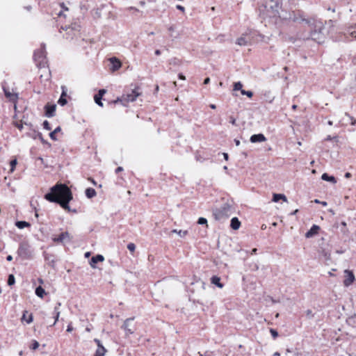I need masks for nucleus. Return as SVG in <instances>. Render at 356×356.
I'll list each match as a JSON object with an SVG mask.
<instances>
[{
    "instance_id": "8fccbe9b",
    "label": "nucleus",
    "mask_w": 356,
    "mask_h": 356,
    "mask_svg": "<svg viewBox=\"0 0 356 356\" xmlns=\"http://www.w3.org/2000/svg\"><path fill=\"white\" fill-rule=\"evenodd\" d=\"M177 8L178 10H181V11H183V12H184V10H185V9H184V7H183V6H181V5H177Z\"/></svg>"
},
{
    "instance_id": "052dcab7",
    "label": "nucleus",
    "mask_w": 356,
    "mask_h": 356,
    "mask_svg": "<svg viewBox=\"0 0 356 356\" xmlns=\"http://www.w3.org/2000/svg\"><path fill=\"white\" fill-rule=\"evenodd\" d=\"M155 54H156V56H159V55L161 54V51H160V50H159V49H156V50L155 51Z\"/></svg>"
},
{
    "instance_id": "680f3d73",
    "label": "nucleus",
    "mask_w": 356,
    "mask_h": 356,
    "mask_svg": "<svg viewBox=\"0 0 356 356\" xmlns=\"http://www.w3.org/2000/svg\"><path fill=\"white\" fill-rule=\"evenodd\" d=\"M209 106H210V108H212V109H215V108H216V105H215V104H210V105H209Z\"/></svg>"
},
{
    "instance_id": "774afa93",
    "label": "nucleus",
    "mask_w": 356,
    "mask_h": 356,
    "mask_svg": "<svg viewBox=\"0 0 356 356\" xmlns=\"http://www.w3.org/2000/svg\"><path fill=\"white\" fill-rule=\"evenodd\" d=\"M341 225L343 226V227H346V222H341Z\"/></svg>"
},
{
    "instance_id": "dca6fc26",
    "label": "nucleus",
    "mask_w": 356,
    "mask_h": 356,
    "mask_svg": "<svg viewBox=\"0 0 356 356\" xmlns=\"http://www.w3.org/2000/svg\"><path fill=\"white\" fill-rule=\"evenodd\" d=\"M133 319L134 318H127L124 322L122 327L125 330L127 334H131L134 333V330L131 328L129 327H130V322L131 321H133Z\"/></svg>"
},
{
    "instance_id": "a878e982",
    "label": "nucleus",
    "mask_w": 356,
    "mask_h": 356,
    "mask_svg": "<svg viewBox=\"0 0 356 356\" xmlns=\"http://www.w3.org/2000/svg\"><path fill=\"white\" fill-rule=\"evenodd\" d=\"M15 225L19 229H24V227H30V224L26 221H17Z\"/></svg>"
},
{
    "instance_id": "cd10ccee",
    "label": "nucleus",
    "mask_w": 356,
    "mask_h": 356,
    "mask_svg": "<svg viewBox=\"0 0 356 356\" xmlns=\"http://www.w3.org/2000/svg\"><path fill=\"white\" fill-rule=\"evenodd\" d=\"M35 294L40 298H43L45 291L42 286H38L35 289Z\"/></svg>"
},
{
    "instance_id": "ea45409f",
    "label": "nucleus",
    "mask_w": 356,
    "mask_h": 356,
    "mask_svg": "<svg viewBox=\"0 0 356 356\" xmlns=\"http://www.w3.org/2000/svg\"><path fill=\"white\" fill-rule=\"evenodd\" d=\"M348 323H356V315H355V316H353L350 317V318L348 319Z\"/></svg>"
},
{
    "instance_id": "0eeeda50",
    "label": "nucleus",
    "mask_w": 356,
    "mask_h": 356,
    "mask_svg": "<svg viewBox=\"0 0 356 356\" xmlns=\"http://www.w3.org/2000/svg\"><path fill=\"white\" fill-rule=\"evenodd\" d=\"M17 254L23 259H29L31 256V253L29 245L26 243H21L17 250Z\"/></svg>"
},
{
    "instance_id": "1a4fd4ad",
    "label": "nucleus",
    "mask_w": 356,
    "mask_h": 356,
    "mask_svg": "<svg viewBox=\"0 0 356 356\" xmlns=\"http://www.w3.org/2000/svg\"><path fill=\"white\" fill-rule=\"evenodd\" d=\"M344 273H345V279L343 280V284L345 286H349L355 280V275L352 271L348 270H345Z\"/></svg>"
},
{
    "instance_id": "412c9836",
    "label": "nucleus",
    "mask_w": 356,
    "mask_h": 356,
    "mask_svg": "<svg viewBox=\"0 0 356 356\" xmlns=\"http://www.w3.org/2000/svg\"><path fill=\"white\" fill-rule=\"evenodd\" d=\"M211 283L213 284L216 285L218 287L222 289L223 287V284L220 282V278L218 276H213L211 277Z\"/></svg>"
},
{
    "instance_id": "a18cd8bd",
    "label": "nucleus",
    "mask_w": 356,
    "mask_h": 356,
    "mask_svg": "<svg viewBox=\"0 0 356 356\" xmlns=\"http://www.w3.org/2000/svg\"><path fill=\"white\" fill-rule=\"evenodd\" d=\"M229 122H230V123H232L233 125H236V119H235L233 116H230V118H229Z\"/></svg>"
},
{
    "instance_id": "f8f14e48",
    "label": "nucleus",
    "mask_w": 356,
    "mask_h": 356,
    "mask_svg": "<svg viewBox=\"0 0 356 356\" xmlns=\"http://www.w3.org/2000/svg\"><path fill=\"white\" fill-rule=\"evenodd\" d=\"M251 143H260V142H264L266 140V137L262 134H254L250 137V139Z\"/></svg>"
},
{
    "instance_id": "7ed1b4c3",
    "label": "nucleus",
    "mask_w": 356,
    "mask_h": 356,
    "mask_svg": "<svg viewBox=\"0 0 356 356\" xmlns=\"http://www.w3.org/2000/svg\"><path fill=\"white\" fill-rule=\"evenodd\" d=\"M281 5L280 0H269L266 2L264 10H262L264 17L274 18L281 17L286 19V17L282 16L280 13Z\"/></svg>"
},
{
    "instance_id": "3c124183",
    "label": "nucleus",
    "mask_w": 356,
    "mask_h": 356,
    "mask_svg": "<svg viewBox=\"0 0 356 356\" xmlns=\"http://www.w3.org/2000/svg\"><path fill=\"white\" fill-rule=\"evenodd\" d=\"M123 170V168L122 167H118L115 170L116 173H119L120 172H122Z\"/></svg>"
},
{
    "instance_id": "09e8293b",
    "label": "nucleus",
    "mask_w": 356,
    "mask_h": 356,
    "mask_svg": "<svg viewBox=\"0 0 356 356\" xmlns=\"http://www.w3.org/2000/svg\"><path fill=\"white\" fill-rule=\"evenodd\" d=\"M15 126L19 129V130H22V128H23V125L22 124H19V123H15Z\"/></svg>"
},
{
    "instance_id": "72a5a7b5",
    "label": "nucleus",
    "mask_w": 356,
    "mask_h": 356,
    "mask_svg": "<svg viewBox=\"0 0 356 356\" xmlns=\"http://www.w3.org/2000/svg\"><path fill=\"white\" fill-rule=\"evenodd\" d=\"M241 94L243 95H247L248 97H252L253 95V92L252 91L245 90H241Z\"/></svg>"
},
{
    "instance_id": "603ef678",
    "label": "nucleus",
    "mask_w": 356,
    "mask_h": 356,
    "mask_svg": "<svg viewBox=\"0 0 356 356\" xmlns=\"http://www.w3.org/2000/svg\"><path fill=\"white\" fill-rule=\"evenodd\" d=\"M346 115H348L351 120H352V122H351V124L352 125H355L356 124V120H353L351 117H350L347 113L346 114Z\"/></svg>"
},
{
    "instance_id": "7c9ffc66",
    "label": "nucleus",
    "mask_w": 356,
    "mask_h": 356,
    "mask_svg": "<svg viewBox=\"0 0 356 356\" xmlns=\"http://www.w3.org/2000/svg\"><path fill=\"white\" fill-rule=\"evenodd\" d=\"M102 97L97 96V95H95L94 97V100H95V103L101 107L103 106V103L102 102Z\"/></svg>"
},
{
    "instance_id": "e433bc0d",
    "label": "nucleus",
    "mask_w": 356,
    "mask_h": 356,
    "mask_svg": "<svg viewBox=\"0 0 356 356\" xmlns=\"http://www.w3.org/2000/svg\"><path fill=\"white\" fill-rule=\"evenodd\" d=\"M16 165H17V160L16 159L12 160L10 161V166H11L10 172H13L14 171Z\"/></svg>"
},
{
    "instance_id": "9d476101",
    "label": "nucleus",
    "mask_w": 356,
    "mask_h": 356,
    "mask_svg": "<svg viewBox=\"0 0 356 356\" xmlns=\"http://www.w3.org/2000/svg\"><path fill=\"white\" fill-rule=\"evenodd\" d=\"M251 38L247 34H243L241 37L237 38L236 44L239 46H246L250 42Z\"/></svg>"
},
{
    "instance_id": "c85d7f7f",
    "label": "nucleus",
    "mask_w": 356,
    "mask_h": 356,
    "mask_svg": "<svg viewBox=\"0 0 356 356\" xmlns=\"http://www.w3.org/2000/svg\"><path fill=\"white\" fill-rule=\"evenodd\" d=\"M106 350L104 347L98 348L95 353V356H104Z\"/></svg>"
},
{
    "instance_id": "4be33fe9",
    "label": "nucleus",
    "mask_w": 356,
    "mask_h": 356,
    "mask_svg": "<svg viewBox=\"0 0 356 356\" xmlns=\"http://www.w3.org/2000/svg\"><path fill=\"white\" fill-rule=\"evenodd\" d=\"M60 305H61L60 302H58L56 306L54 308L55 321H54L53 325H54L56 323V322L58 321V318L60 316V312H59L58 309Z\"/></svg>"
},
{
    "instance_id": "13d9d810",
    "label": "nucleus",
    "mask_w": 356,
    "mask_h": 356,
    "mask_svg": "<svg viewBox=\"0 0 356 356\" xmlns=\"http://www.w3.org/2000/svg\"><path fill=\"white\" fill-rule=\"evenodd\" d=\"M351 177V174L350 172H346L345 174V177L346 178H350Z\"/></svg>"
},
{
    "instance_id": "473e14b6",
    "label": "nucleus",
    "mask_w": 356,
    "mask_h": 356,
    "mask_svg": "<svg viewBox=\"0 0 356 356\" xmlns=\"http://www.w3.org/2000/svg\"><path fill=\"white\" fill-rule=\"evenodd\" d=\"M242 87H243L242 83L240 81H238V82H236V83H234V90H241H241H243Z\"/></svg>"
},
{
    "instance_id": "2eb2a0df",
    "label": "nucleus",
    "mask_w": 356,
    "mask_h": 356,
    "mask_svg": "<svg viewBox=\"0 0 356 356\" xmlns=\"http://www.w3.org/2000/svg\"><path fill=\"white\" fill-rule=\"evenodd\" d=\"M110 62L112 64L111 69L113 71H116L120 68L121 62L115 57L111 58Z\"/></svg>"
},
{
    "instance_id": "aec40b11",
    "label": "nucleus",
    "mask_w": 356,
    "mask_h": 356,
    "mask_svg": "<svg viewBox=\"0 0 356 356\" xmlns=\"http://www.w3.org/2000/svg\"><path fill=\"white\" fill-rule=\"evenodd\" d=\"M62 88H63V92L61 94L60 97L59 98V99L58 101V103L60 106H65L67 104V99H65L66 92L64 90V87H63Z\"/></svg>"
},
{
    "instance_id": "39448f33",
    "label": "nucleus",
    "mask_w": 356,
    "mask_h": 356,
    "mask_svg": "<svg viewBox=\"0 0 356 356\" xmlns=\"http://www.w3.org/2000/svg\"><path fill=\"white\" fill-rule=\"evenodd\" d=\"M231 213V207L228 204H224L220 208L213 210V216L217 220L227 218Z\"/></svg>"
},
{
    "instance_id": "6ab92c4d",
    "label": "nucleus",
    "mask_w": 356,
    "mask_h": 356,
    "mask_svg": "<svg viewBox=\"0 0 356 356\" xmlns=\"http://www.w3.org/2000/svg\"><path fill=\"white\" fill-rule=\"evenodd\" d=\"M280 200H282L284 202H287V198L284 194L274 193L273 197V201L277 202Z\"/></svg>"
},
{
    "instance_id": "c9c22d12",
    "label": "nucleus",
    "mask_w": 356,
    "mask_h": 356,
    "mask_svg": "<svg viewBox=\"0 0 356 356\" xmlns=\"http://www.w3.org/2000/svg\"><path fill=\"white\" fill-rule=\"evenodd\" d=\"M127 248L128 250L131 252H134L135 251V249H136V245L134 243H129L128 245H127Z\"/></svg>"
},
{
    "instance_id": "5701e85b",
    "label": "nucleus",
    "mask_w": 356,
    "mask_h": 356,
    "mask_svg": "<svg viewBox=\"0 0 356 356\" xmlns=\"http://www.w3.org/2000/svg\"><path fill=\"white\" fill-rule=\"evenodd\" d=\"M97 193L94 188H88L86 190V195L88 198H92L95 196H96Z\"/></svg>"
},
{
    "instance_id": "0e129e2a",
    "label": "nucleus",
    "mask_w": 356,
    "mask_h": 356,
    "mask_svg": "<svg viewBox=\"0 0 356 356\" xmlns=\"http://www.w3.org/2000/svg\"><path fill=\"white\" fill-rule=\"evenodd\" d=\"M320 204H321L323 206H326L327 204L326 202H321Z\"/></svg>"
},
{
    "instance_id": "423d86ee",
    "label": "nucleus",
    "mask_w": 356,
    "mask_h": 356,
    "mask_svg": "<svg viewBox=\"0 0 356 356\" xmlns=\"http://www.w3.org/2000/svg\"><path fill=\"white\" fill-rule=\"evenodd\" d=\"M138 95V92L136 90H132L131 93L124 95L121 98H118L114 102H121L122 105L127 106V103L135 101Z\"/></svg>"
},
{
    "instance_id": "393cba45",
    "label": "nucleus",
    "mask_w": 356,
    "mask_h": 356,
    "mask_svg": "<svg viewBox=\"0 0 356 356\" xmlns=\"http://www.w3.org/2000/svg\"><path fill=\"white\" fill-rule=\"evenodd\" d=\"M172 233H176L179 235L181 238H184L188 234L187 230H177V229H172L170 232V234Z\"/></svg>"
},
{
    "instance_id": "20e7f679",
    "label": "nucleus",
    "mask_w": 356,
    "mask_h": 356,
    "mask_svg": "<svg viewBox=\"0 0 356 356\" xmlns=\"http://www.w3.org/2000/svg\"><path fill=\"white\" fill-rule=\"evenodd\" d=\"M34 59L35 62L37 63V65L44 71V72H46L47 74L45 75V79H49V75L50 74V72L48 69L46 68V56H45V50H44V45L43 47L38 51H35L34 52Z\"/></svg>"
},
{
    "instance_id": "69168bd1",
    "label": "nucleus",
    "mask_w": 356,
    "mask_h": 356,
    "mask_svg": "<svg viewBox=\"0 0 356 356\" xmlns=\"http://www.w3.org/2000/svg\"><path fill=\"white\" fill-rule=\"evenodd\" d=\"M90 253L89 252L85 253V257H88L90 256Z\"/></svg>"
},
{
    "instance_id": "9b49d317",
    "label": "nucleus",
    "mask_w": 356,
    "mask_h": 356,
    "mask_svg": "<svg viewBox=\"0 0 356 356\" xmlns=\"http://www.w3.org/2000/svg\"><path fill=\"white\" fill-rule=\"evenodd\" d=\"M56 106L55 104H47L45 106V115L48 118L53 117L56 111Z\"/></svg>"
},
{
    "instance_id": "c756f323",
    "label": "nucleus",
    "mask_w": 356,
    "mask_h": 356,
    "mask_svg": "<svg viewBox=\"0 0 356 356\" xmlns=\"http://www.w3.org/2000/svg\"><path fill=\"white\" fill-rule=\"evenodd\" d=\"M60 131V127H58L57 128H56V129H54V131H52V132H51V133L49 134V136H50V138H51L53 140H56L57 139H56V136H55V134H56V133H58V131Z\"/></svg>"
},
{
    "instance_id": "58836bf2",
    "label": "nucleus",
    "mask_w": 356,
    "mask_h": 356,
    "mask_svg": "<svg viewBox=\"0 0 356 356\" xmlns=\"http://www.w3.org/2000/svg\"><path fill=\"white\" fill-rule=\"evenodd\" d=\"M43 127L44 129H47V130H51V129L50 124L47 120L44 121Z\"/></svg>"
},
{
    "instance_id": "5fc2aeb1",
    "label": "nucleus",
    "mask_w": 356,
    "mask_h": 356,
    "mask_svg": "<svg viewBox=\"0 0 356 356\" xmlns=\"http://www.w3.org/2000/svg\"><path fill=\"white\" fill-rule=\"evenodd\" d=\"M179 78L181 80H185L186 79V77L185 76H184L182 74H179Z\"/></svg>"
},
{
    "instance_id": "49530a36",
    "label": "nucleus",
    "mask_w": 356,
    "mask_h": 356,
    "mask_svg": "<svg viewBox=\"0 0 356 356\" xmlns=\"http://www.w3.org/2000/svg\"><path fill=\"white\" fill-rule=\"evenodd\" d=\"M72 330H73V327L72 326V324H71V323H70V324L67 325V331L68 332H71Z\"/></svg>"
},
{
    "instance_id": "bf43d9fd",
    "label": "nucleus",
    "mask_w": 356,
    "mask_h": 356,
    "mask_svg": "<svg viewBox=\"0 0 356 356\" xmlns=\"http://www.w3.org/2000/svg\"><path fill=\"white\" fill-rule=\"evenodd\" d=\"M234 142L236 146H238L240 145V141L237 139H234Z\"/></svg>"
},
{
    "instance_id": "bb28decb",
    "label": "nucleus",
    "mask_w": 356,
    "mask_h": 356,
    "mask_svg": "<svg viewBox=\"0 0 356 356\" xmlns=\"http://www.w3.org/2000/svg\"><path fill=\"white\" fill-rule=\"evenodd\" d=\"M5 95L10 99V101H15L17 99V95L11 93L3 88Z\"/></svg>"
},
{
    "instance_id": "37998d69",
    "label": "nucleus",
    "mask_w": 356,
    "mask_h": 356,
    "mask_svg": "<svg viewBox=\"0 0 356 356\" xmlns=\"http://www.w3.org/2000/svg\"><path fill=\"white\" fill-rule=\"evenodd\" d=\"M106 90L104 89H101L99 90L98 93L97 94V96H99V97H103V95L106 93Z\"/></svg>"
},
{
    "instance_id": "864d4df0",
    "label": "nucleus",
    "mask_w": 356,
    "mask_h": 356,
    "mask_svg": "<svg viewBox=\"0 0 356 356\" xmlns=\"http://www.w3.org/2000/svg\"><path fill=\"white\" fill-rule=\"evenodd\" d=\"M210 82V79L209 77L206 78L204 81V84H208Z\"/></svg>"
},
{
    "instance_id": "a19ab883",
    "label": "nucleus",
    "mask_w": 356,
    "mask_h": 356,
    "mask_svg": "<svg viewBox=\"0 0 356 356\" xmlns=\"http://www.w3.org/2000/svg\"><path fill=\"white\" fill-rule=\"evenodd\" d=\"M306 315L309 318H311L314 316V314L311 309H308L306 311Z\"/></svg>"
},
{
    "instance_id": "6e6d98bb",
    "label": "nucleus",
    "mask_w": 356,
    "mask_h": 356,
    "mask_svg": "<svg viewBox=\"0 0 356 356\" xmlns=\"http://www.w3.org/2000/svg\"><path fill=\"white\" fill-rule=\"evenodd\" d=\"M223 157L224 159L227 161L228 160V158H229V156H228V154L227 153H223Z\"/></svg>"
},
{
    "instance_id": "b1692460",
    "label": "nucleus",
    "mask_w": 356,
    "mask_h": 356,
    "mask_svg": "<svg viewBox=\"0 0 356 356\" xmlns=\"http://www.w3.org/2000/svg\"><path fill=\"white\" fill-rule=\"evenodd\" d=\"M321 179L324 181H331L336 183V179L333 176H329L327 173H323L321 176Z\"/></svg>"
},
{
    "instance_id": "6e6552de",
    "label": "nucleus",
    "mask_w": 356,
    "mask_h": 356,
    "mask_svg": "<svg viewBox=\"0 0 356 356\" xmlns=\"http://www.w3.org/2000/svg\"><path fill=\"white\" fill-rule=\"evenodd\" d=\"M52 240L54 242L57 243H64L66 241H70L71 240V237L69 232H65L58 236L53 237Z\"/></svg>"
},
{
    "instance_id": "c03bdc74",
    "label": "nucleus",
    "mask_w": 356,
    "mask_h": 356,
    "mask_svg": "<svg viewBox=\"0 0 356 356\" xmlns=\"http://www.w3.org/2000/svg\"><path fill=\"white\" fill-rule=\"evenodd\" d=\"M94 341L96 343L97 346H98V348H102V347H104L100 341V340L97 339H94Z\"/></svg>"
},
{
    "instance_id": "f03ea898",
    "label": "nucleus",
    "mask_w": 356,
    "mask_h": 356,
    "mask_svg": "<svg viewBox=\"0 0 356 356\" xmlns=\"http://www.w3.org/2000/svg\"><path fill=\"white\" fill-rule=\"evenodd\" d=\"M44 198L51 202L59 204L65 210L70 211L69 202L72 200V194L65 184H56L51 188L50 193L44 195Z\"/></svg>"
},
{
    "instance_id": "79ce46f5",
    "label": "nucleus",
    "mask_w": 356,
    "mask_h": 356,
    "mask_svg": "<svg viewBox=\"0 0 356 356\" xmlns=\"http://www.w3.org/2000/svg\"><path fill=\"white\" fill-rule=\"evenodd\" d=\"M270 333H271V334H272V336H273V337L274 339L276 338L278 336V333H277V332L275 330L270 329Z\"/></svg>"
},
{
    "instance_id": "a211bd4d",
    "label": "nucleus",
    "mask_w": 356,
    "mask_h": 356,
    "mask_svg": "<svg viewBox=\"0 0 356 356\" xmlns=\"http://www.w3.org/2000/svg\"><path fill=\"white\" fill-rule=\"evenodd\" d=\"M240 225L241 222L236 217L232 218L230 226L233 229H238L240 227Z\"/></svg>"
},
{
    "instance_id": "4c0bfd02",
    "label": "nucleus",
    "mask_w": 356,
    "mask_h": 356,
    "mask_svg": "<svg viewBox=\"0 0 356 356\" xmlns=\"http://www.w3.org/2000/svg\"><path fill=\"white\" fill-rule=\"evenodd\" d=\"M197 223L200 225H207V220L204 218H200L198 219Z\"/></svg>"
},
{
    "instance_id": "4468645a",
    "label": "nucleus",
    "mask_w": 356,
    "mask_h": 356,
    "mask_svg": "<svg viewBox=\"0 0 356 356\" xmlns=\"http://www.w3.org/2000/svg\"><path fill=\"white\" fill-rule=\"evenodd\" d=\"M104 257L102 254H97L91 258L90 261V266L93 268H96L95 264L99 261H103Z\"/></svg>"
},
{
    "instance_id": "338daca9",
    "label": "nucleus",
    "mask_w": 356,
    "mask_h": 356,
    "mask_svg": "<svg viewBox=\"0 0 356 356\" xmlns=\"http://www.w3.org/2000/svg\"><path fill=\"white\" fill-rule=\"evenodd\" d=\"M257 249L256 248H254L252 250V254H255L256 252H257Z\"/></svg>"
},
{
    "instance_id": "2f4dec72",
    "label": "nucleus",
    "mask_w": 356,
    "mask_h": 356,
    "mask_svg": "<svg viewBox=\"0 0 356 356\" xmlns=\"http://www.w3.org/2000/svg\"><path fill=\"white\" fill-rule=\"evenodd\" d=\"M15 279L13 275H9L8 279V284L9 286H12L15 284Z\"/></svg>"
},
{
    "instance_id": "ddd939ff",
    "label": "nucleus",
    "mask_w": 356,
    "mask_h": 356,
    "mask_svg": "<svg viewBox=\"0 0 356 356\" xmlns=\"http://www.w3.org/2000/svg\"><path fill=\"white\" fill-rule=\"evenodd\" d=\"M320 229L319 226L316 225H312L310 229L305 234L306 238L313 237L314 235L318 234V230Z\"/></svg>"
},
{
    "instance_id": "e2e57ef3",
    "label": "nucleus",
    "mask_w": 356,
    "mask_h": 356,
    "mask_svg": "<svg viewBox=\"0 0 356 356\" xmlns=\"http://www.w3.org/2000/svg\"><path fill=\"white\" fill-rule=\"evenodd\" d=\"M298 212V210L296 209L295 211H293V212L291 213V215H296Z\"/></svg>"
},
{
    "instance_id": "de8ad7c7",
    "label": "nucleus",
    "mask_w": 356,
    "mask_h": 356,
    "mask_svg": "<svg viewBox=\"0 0 356 356\" xmlns=\"http://www.w3.org/2000/svg\"><path fill=\"white\" fill-rule=\"evenodd\" d=\"M26 323H31L32 321H33V316L32 314H30L29 316V319H26Z\"/></svg>"
},
{
    "instance_id": "f257e3e1",
    "label": "nucleus",
    "mask_w": 356,
    "mask_h": 356,
    "mask_svg": "<svg viewBox=\"0 0 356 356\" xmlns=\"http://www.w3.org/2000/svg\"><path fill=\"white\" fill-rule=\"evenodd\" d=\"M289 19L296 23L302 25L309 33L302 35V39H312L318 43H321L325 38V26L323 22L316 18H305L300 13H293Z\"/></svg>"
},
{
    "instance_id": "4d7b16f0",
    "label": "nucleus",
    "mask_w": 356,
    "mask_h": 356,
    "mask_svg": "<svg viewBox=\"0 0 356 356\" xmlns=\"http://www.w3.org/2000/svg\"><path fill=\"white\" fill-rule=\"evenodd\" d=\"M6 259L7 261H11L13 260V257L11 255H8L7 257H6Z\"/></svg>"
},
{
    "instance_id": "f3484780",
    "label": "nucleus",
    "mask_w": 356,
    "mask_h": 356,
    "mask_svg": "<svg viewBox=\"0 0 356 356\" xmlns=\"http://www.w3.org/2000/svg\"><path fill=\"white\" fill-rule=\"evenodd\" d=\"M345 35L347 38L350 36L352 38H356V26L355 25L349 26L345 33Z\"/></svg>"
},
{
    "instance_id": "f704fd0d",
    "label": "nucleus",
    "mask_w": 356,
    "mask_h": 356,
    "mask_svg": "<svg viewBox=\"0 0 356 356\" xmlns=\"http://www.w3.org/2000/svg\"><path fill=\"white\" fill-rule=\"evenodd\" d=\"M39 346H40L39 343L37 341L33 340L30 348L32 350H36L39 347Z\"/></svg>"
}]
</instances>
